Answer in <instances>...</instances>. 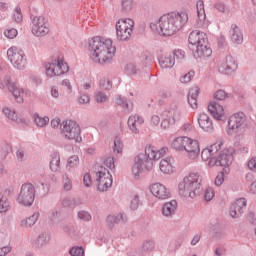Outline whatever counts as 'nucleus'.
Returning a JSON list of instances; mask_svg holds the SVG:
<instances>
[{
    "label": "nucleus",
    "instance_id": "0e129e2a",
    "mask_svg": "<svg viewBox=\"0 0 256 256\" xmlns=\"http://www.w3.org/2000/svg\"><path fill=\"white\" fill-rule=\"evenodd\" d=\"M212 237L216 240L223 239V237H225V232L221 229L214 230V234Z\"/></svg>",
    "mask_w": 256,
    "mask_h": 256
},
{
    "label": "nucleus",
    "instance_id": "5fc2aeb1",
    "mask_svg": "<svg viewBox=\"0 0 256 256\" xmlns=\"http://www.w3.org/2000/svg\"><path fill=\"white\" fill-rule=\"evenodd\" d=\"M17 29L12 28V29H8L4 32L5 37H7L8 39H15V37H17Z\"/></svg>",
    "mask_w": 256,
    "mask_h": 256
},
{
    "label": "nucleus",
    "instance_id": "bf43d9fd",
    "mask_svg": "<svg viewBox=\"0 0 256 256\" xmlns=\"http://www.w3.org/2000/svg\"><path fill=\"white\" fill-rule=\"evenodd\" d=\"M125 69L129 75H137V67L135 66V64H127Z\"/></svg>",
    "mask_w": 256,
    "mask_h": 256
},
{
    "label": "nucleus",
    "instance_id": "c9c22d12",
    "mask_svg": "<svg viewBox=\"0 0 256 256\" xmlns=\"http://www.w3.org/2000/svg\"><path fill=\"white\" fill-rule=\"evenodd\" d=\"M133 10V0H120L121 13H130Z\"/></svg>",
    "mask_w": 256,
    "mask_h": 256
},
{
    "label": "nucleus",
    "instance_id": "052dcab7",
    "mask_svg": "<svg viewBox=\"0 0 256 256\" xmlns=\"http://www.w3.org/2000/svg\"><path fill=\"white\" fill-rule=\"evenodd\" d=\"M115 219V223L119 224V223H127V216H125V214H118L117 216H114Z\"/></svg>",
    "mask_w": 256,
    "mask_h": 256
},
{
    "label": "nucleus",
    "instance_id": "ea45409f",
    "mask_svg": "<svg viewBox=\"0 0 256 256\" xmlns=\"http://www.w3.org/2000/svg\"><path fill=\"white\" fill-rule=\"evenodd\" d=\"M113 87V83L111 80L107 78H102L100 80V89H103L104 91H109Z\"/></svg>",
    "mask_w": 256,
    "mask_h": 256
},
{
    "label": "nucleus",
    "instance_id": "864d4df0",
    "mask_svg": "<svg viewBox=\"0 0 256 256\" xmlns=\"http://www.w3.org/2000/svg\"><path fill=\"white\" fill-rule=\"evenodd\" d=\"M139 203H140L139 197L137 195L134 196V198L130 202V209L132 211H137V209H139Z\"/></svg>",
    "mask_w": 256,
    "mask_h": 256
},
{
    "label": "nucleus",
    "instance_id": "c85d7f7f",
    "mask_svg": "<svg viewBox=\"0 0 256 256\" xmlns=\"http://www.w3.org/2000/svg\"><path fill=\"white\" fill-rule=\"evenodd\" d=\"M173 163H175V160L172 157L162 159L160 161V171L166 175H171L173 172Z\"/></svg>",
    "mask_w": 256,
    "mask_h": 256
},
{
    "label": "nucleus",
    "instance_id": "dca6fc26",
    "mask_svg": "<svg viewBox=\"0 0 256 256\" xmlns=\"http://www.w3.org/2000/svg\"><path fill=\"white\" fill-rule=\"evenodd\" d=\"M218 71L224 73V75H231L234 71H237V60L233 56H226L225 61L220 65Z\"/></svg>",
    "mask_w": 256,
    "mask_h": 256
},
{
    "label": "nucleus",
    "instance_id": "0eeeda50",
    "mask_svg": "<svg viewBox=\"0 0 256 256\" xmlns=\"http://www.w3.org/2000/svg\"><path fill=\"white\" fill-rule=\"evenodd\" d=\"M61 126H63L62 133L66 139L69 141L74 140L76 143H81L83 140L81 138V127L77 122L73 120H66L62 122Z\"/></svg>",
    "mask_w": 256,
    "mask_h": 256
},
{
    "label": "nucleus",
    "instance_id": "a878e982",
    "mask_svg": "<svg viewBox=\"0 0 256 256\" xmlns=\"http://www.w3.org/2000/svg\"><path fill=\"white\" fill-rule=\"evenodd\" d=\"M159 65L161 69H171L175 65V58L172 54H164L158 58Z\"/></svg>",
    "mask_w": 256,
    "mask_h": 256
},
{
    "label": "nucleus",
    "instance_id": "e2e57ef3",
    "mask_svg": "<svg viewBox=\"0 0 256 256\" xmlns=\"http://www.w3.org/2000/svg\"><path fill=\"white\" fill-rule=\"evenodd\" d=\"M90 101H91V98L87 94H82L78 98V103H80L81 105H85V104L89 103Z\"/></svg>",
    "mask_w": 256,
    "mask_h": 256
},
{
    "label": "nucleus",
    "instance_id": "f3484780",
    "mask_svg": "<svg viewBox=\"0 0 256 256\" xmlns=\"http://www.w3.org/2000/svg\"><path fill=\"white\" fill-rule=\"evenodd\" d=\"M247 207V200L239 198L230 206V216L232 219H239L243 215V208Z\"/></svg>",
    "mask_w": 256,
    "mask_h": 256
},
{
    "label": "nucleus",
    "instance_id": "774afa93",
    "mask_svg": "<svg viewBox=\"0 0 256 256\" xmlns=\"http://www.w3.org/2000/svg\"><path fill=\"white\" fill-rule=\"evenodd\" d=\"M248 169H250L251 171H256V158H251L248 161Z\"/></svg>",
    "mask_w": 256,
    "mask_h": 256
},
{
    "label": "nucleus",
    "instance_id": "58836bf2",
    "mask_svg": "<svg viewBox=\"0 0 256 256\" xmlns=\"http://www.w3.org/2000/svg\"><path fill=\"white\" fill-rule=\"evenodd\" d=\"M116 103L126 111H131L132 108H129V103H127V99L121 96H116Z\"/></svg>",
    "mask_w": 256,
    "mask_h": 256
},
{
    "label": "nucleus",
    "instance_id": "e433bc0d",
    "mask_svg": "<svg viewBox=\"0 0 256 256\" xmlns=\"http://www.w3.org/2000/svg\"><path fill=\"white\" fill-rule=\"evenodd\" d=\"M34 123L37 125V127H46V125L49 123V117H41L39 114L33 115Z\"/></svg>",
    "mask_w": 256,
    "mask_h": 256
},
{
    "label": "nucleus",
    "instance_id": "13d9d810",
    "mask_svg": "<svg viewBox=\"0 0 256 256\" xmlns=\"http://www.w3.org/2000/svg\"><path fill=\"white\" fill-rule=\"evenodd\" d=\"M104 164L108 169H115V158L109 156L108 158L105 159Z\"/></svg>",
    "mask_w": 256,
    "mask_h": 256
},
{
    "label": "nucleus",
    "instance_id": "a19ab883",
    "mask_svg": "<svg viewBox=\"0 0 256 256\" xmlns=\"http://www.w3.org/2000/svg\"><path fill=\"white\" fill-rule=\"evenodd\" d=\"M227 97H228V94L227 92H225V90H218L214 93L215 101H225Z\"/></svg>",
    "mask_w": 256,
    "mask_h": 256
},
{
    "label": "nucleus",
    "instance_id": "2eb2a0df",
    "mask_svg": "<svg viewBox=\"0 0 256 256\" xmlns=\"http://www.w3.org/2000/svg\"><path fill=\"white\" fill-rule=\"evenodd\" d=\"M150 191L154 197L160 200L169 199L171 197V192L161 183L152 184Z\"/></svg>",
    "mask_w": 256,
    "mask_h": 256
},
{
    "label": "nucleus",
    "instance_id": "09e8293b",
    "mask_svg": "<svg viewBox=\"0 0 256 256\" xmlns=\"http://www.w3.org/2000/svg\"><path fill=\"white\" fill-rule=\"evenodd\" d=\"M195 77V71H189L187 74L180 78L181 83H189Z\"/></svg>",
    "mask_w": 256,
    "mask_h": 256
},
{
    "label": "nucleus",
    "instance_id": "4be33fe9",
    "mask_svg": "<svg viewBox=\"0 0 256 256\" xmlns=\"http://www.w3.org/2000/svg\"><path fill=\"white\" fill-rule=\"evenodd\" d=\"M143 123H145V120L138 114L131 115L128 118V127L130 131H132V133H135L136 135L137 133H139V127H141Z\"/></svg>",
    "mask_w": 256,
    "mask_h": 256
},
{
    "label": "nucleus",
    "instance_id": "69168bd1",
    "mask_svg": "<svg viewBox=\"0 0 256 256\" xmlns=\"http://www.w3.org/2000/svg\"><path fill=\"white\" fill-rule=\"evenodd\" d=\"M221 145H223V143H219V144H213L210 146L209 151L210 153H212L213 155H215V153H217V151H219V149H221Z\"/></svg>",
    "mask_w": 256,
    "mask_h": 256
},
{
    "label": "nucleus",
    "instance_id": "72a5a7b5",
    "mask_svg": "<svg viewBox=\"0 0 256 256\" xmlns=\"http://www.w3.org/2000/svg\"><path fill=\"white\" fill-rule=\"evenodd\" d=\"M81 198L65 197L62 200L63 207H70V209H75L81 205Z\"/></svg>",
    "mask_w": 256,
    "mask_h": 256
},
{
    "label": "nucleus",
    "instance_id": "20e7f679",
    "mask_svg": "<svg viewBox=\"0 0 256 256\" xmlns=\"http://www.w3.org/2000/svg\"><path fill=\"white\" fill-rule=\"evenodd\" d=\"M203 178L199 173H190L189 176L184 177L183 181L179 183V193L183 197H190L195 199L198 195H201V183Z\"/></svg>",
    "mask_w": 256,
    "mask_h": 256
},
{
    "label": "nucleus",
    "instance_id": "7c9ffc66",
    "mask_svg": "<svg viewBox=\"0 0 256 256\" xmlns=\"http://www.w3.org/2000/svg\"><path fill=\"white\" fill-rule=\"evenodd\" d=\"M49 234L41 233L36 240H32L31 243L35 249H41L49 243Z\"/></svg>",
    "mask_w": 256,
    "mask_h": 256
},
{
    "label": "nucleus",
    "instance_id": "423d86ee",
    "mask_svg": "<svg viewBox=\"0 0 256 256\" xmlns=\"http://www.w3.org/2000/svg\"><path fill=\"white\" fill-rule=\"evenodd\" d=\"M135 22L133 19H120L116 22V37L118 41H130Z\"/></svg>",
    "mask_w": 256,
    "mask_h": 256
},
{
    "label": "nucleus",
    "instance_id": "f704fd0d",
    "mask_svg": "<svg viewBox=\"0 0 256 256\" xmlns=\"http://www.w3.org/2000/svg\"><path fill=\"white\" fill-rule=\"evenodd\" d=\"M39 219V212H35L32 216L21 221V227H33L37 220Z\"/></svg>",
    "mask_w": 256,
    "mask_h": 256
},
{
    "label": "nucleus",
    "instance_id": "680f3d73",
    "mask_svg": "<svg viewBox=\"0 0 256 256\" xmlns=\"http://www.w3.org/2000/svg\"><path fill=\"white\" fill-rule=\"evenodd\" d=\"M204 197L206 201H211L213 197H215V192L213 191V189L208 188L205 191Z\"/></svg>",
    "mask_w": 256,
    "mask_h": 256
},
{
    "label": "nucleus",
    "instance_id": "338daca9",
    "mask_svg": "<svg viewBox=\"0 0 256 256\" xmlns=\"http://www.w3.org/2000/svg\"><path fill=\"white\" fill-rule=\"evenodd\" d=\"M83 183L85 187H91V174L86 173L83 178Z\"/></svg>",
    "mask_w": 256,
    "mask_h": 256
},
{
    "label": "nucleus",
    "instance_id": "393cba45",
    "mask_svg": "<svg viewBox=\"0 0 256 256\" xmlns=\"http://www.w3.org/2000/svg\"><path fill=\"white\" fill-rule=\"evenodd\" d=\"M198 20L196 21V27L201 28L205 25V19L207 16L205 15V3L203 0H198L196 3Z\"/></svg>",
    "mask_w": 256,
    "mask_h": 256
},
{
    "label": "nucleus",
    "instance_id": "6e6d98bb",
    "mask_svg": "<svg viewBox=\"0 0 256 256\" xmlns=\"http://www.w3.org/2000/svg\"><path fill=\"white\" fill-rule=\"evenodd\" d=\"M123 152V143L121 140H114V153H122Z\"/></svg>",
    "mask_w": 256,
    "mask_h": 256
},
{
    "label": "nucleus",
    "instance_id": "c756f323",
    "mask_svg": "<svg viewBox=\"0 0 256 256\" xmlns=\"http://www.w3.org/2000/svg\"><path fill=\"white\" fill-rule=\"evenodd\" d=\"M189 143V137H178L172 142V148L175 151H185L186 145Z\"/></svg>",
    "mask_w": 256,
    "mask_h": 256
},
{
    "label": "nucleus",
    "instance_id": "4468645a",
    "mask_svg": "<svg viewBox=\"0 0 256 256\" xmlns=\"http://www.w3.org/2000/svg\"><path fill=\"white\" fill-rule=\"evenodd\" d=\"M4 82L8 87V91H10V93H12L13 97L15 98V101H17V103H23V93L25 91L19 88L17 83L13 82L11 76H5Z\"/></svg>",
    "mask_w": 256,
    "mask_h": 256
},
{
    "label": "nucleus",
    "instance_id": "f257e3e1",
    "mask_svg": "<svg viewBox=\"0 0 256 256\" xmlns=\"http://www.w3.org/2000/svg\"><path fill=\"white\" fill-rule=\"evenodd\" d=\"M188 21L189 15H187V12H171L160 17L158 21L160 30L157 29V24L155 23L150 24V29L157 31L163 37H171L175 33H179Z\"/></svg>",
    "mask_w": 256,
    "mask_h": 256
},
{
    "label": "nucleus",
    "instance_id": "3c124183",
    "mask_svg": "<svg viewBox=\"0 0 256 256\" xmlns=\"http://www.w3.org/2000/svg\"><path fill=\"white\" fill-rule=\"evenodd\" d=\"M13 17L16 23H21L23 21V14L21 13L20 7H16Z\"/></svg>",
    "mask_w": 256,
    "mask_h": 256
},
{
    "label": "nucleus",
    "instance_id": "b1692460",
    "mask_svg": "<svg viewBox=\"0 0 256 256\" xmlns=\"http://www.w3.org/2000/svg\"><path fill=\"white\" fill-rule=\"evenodd\" d=\"M185 151L188 153L190 159H196V157L199 155V152L201 151L199 148V141L189 138V142L186 145Z\"/></svg>",
    "mask_w": 256,
    "mask_h": 256
},
{
    "label": "nucleus",
    "instance_id": "37998d69",
    "mask_svg": "<svg viewBox=\"0 0 256 256\" xmlns=\"http://www.w3.org/2000/svg\"><path fill=\"white\" fill-rule=\"evenodd\" d=\"M11 153V144L4 142L1 145V155L2 157H7Z\"/></svg>",
    "mask_w": 256,
    "mask_h": 256
},
{
    "label": "nucleus",
    "instance_id": "8fccbe9b",
    "mask_svg": "<svg viewBox=\"0 0 256 256\" xmlns=\"http://www.w3.org/2000/svg\"><path fill=\"white\" fill-rule=\"evenodd\" d=\"M223 181H225V172H220L214 181L216 187H221V185H223Z\"/></svg>",
    "mask_w": 256,
    "mask_h": 256
},
{
    "label": "nucleus",
    "instance_id": "f8f14e48",
    "mask_svg": "<svg viewBox=\"0 0 256 256\" xmlns=\"http://www.w3.org/2000/svg\"><path fill=\"white\" fill-rule=\"evenodd\" d=\"M96 181L98 191H107L113 185V176L107 168L100 166V169L96 172Z\"/></svg>",
    "mask_w": 256,
    "mask_h": 256
},
{
    "label": "nucleus",
    "instance_id": "aec40b11",
    "mask_svg": "<svg viewBox=\"0 0 256 256\" xmlns=\"http://www.w3.org/2000/svg\"><path fill=\"white\" fill-rule=\"evenodd\" d=\"M180 117H181V111H179L177 109V107L171 108L168 111V118H165L161 122V128L162 129H169V127H171V125H173L175 123V121H177V119H180Z\"/></svg>",
    "mask_w": 256,
    "mask_h": 256
},
{
    "label": "nucleus",
    "instance_id": "6ab92c4d",
    "mask_svg": "<svg viewBox=\"0 0 256 256\" xmlns=\"http://www.w3.org/2000/svg\"><path fill=\"white\" fill-rule=\"evenodd\" d=\"M207 39V34L201 33L198 30L192 31L189 34L188 42H189V49L194 51V47H197V45H200V43H205V40Z\"/></svg>",
    "mask_w": 256,
    "mask_h": 256
},
{
    "label": "nucleus",
    "instance_id": "f03ea898",
    "mask_svg": "<svg viewBox=\"0 0 256 256\" xmlns=\"http://www.w3.org/2000/svg\"><path fill=\"white\" fill-rule=\"evenodd\" d=\"M168 151L169 148L167 147L157 149L155 146H146L145 152L138 154L134 159L135 163L132 166V173L135 179H139V177H141V173L151 171L153 169V161H157L161 159V157H165Z\"/></svg>",
    "mask_w": 256,
    "mask_h": 256
},
{
    "label": "nucleus",
    "instance_id": "5701e85b",
    "mask_svg": "<svg viewBox=\"0 0 256 256\" xmlns=\"http://www.w3.org/2000/svg\"><path fill=\"white\" fill-rule=\"evenodd\" d=\"M208 111L214 117V119H217V121H222L223 119V105L217 103V101L210 102L208 105Z\"/></svg>",
    "mask_w": 256,
    "mask_h": 256
},
{
    "label": "nucleus",
    "instance_id": "49530a36",
    "mask_svg": "<svg viewBox=\"0 0 256 256\" xmlns=\"http://www.w3.org/2000/svg\"><path fill=\"white\" fill-rule=\"evenodd\" d=\"M78 219L81 221H91V214L85 210H81L78 212Z\"/></svg>",
    "mask_w": 256,
    "mask_h": 256
},
{
    "label": "nucleus",
    "instance_id": "a211bd4d",
    "mask_svg": "<svg viewBox=\"0 0 256 256\" xmlns=\"http://www.w3.org/2000/svg\"><path fill=\"white\" fill-rule=\"evenodd\" d=\"M213 55V50L211 46H209V41L204 40V43H200L196 46V51L194 53V57L198 59H206L207 57H211Z\"/></svg>",
    "mask_w": 256,
    "mask_h": 256
},
{
    "label": "nucleus",
    "instance_id": "412c9836",
    "mask_svg": "<svg viewBox=\"0 0 256 256\" xmlns=\"http://www.w3.org/2000/svg\"><path fill=\"white\" fill-rule=\"evenodd\" d=\"M198 125L201 127L203 131H206V133H212L214 127H213V121L207 115L206 113H201L198 117Z\"/></svg>",
    "mask_w": 256,
    "mask_h": 256
},
{
    "label": "nucleus",
    "instance_id": "9b49d317",
    "mask_svg": "<svg viewBox=\"0 0 256 256\" xmlns=\"http://www.w3.org/2000/svg\"><path fill=\"white\" fill-rule=\"evenodd\" d=\"M7 57L15 69L23 70L27 67V59L23 50L11 47L7 51Z\"/></svg>",
    "mask_w": 256,
    "mask_h": 256
},
{
    "label": "nucleus",
    "instance_id": "79ce46f5",
    "mask_svg": "<svg viewBox=\"0 0 256 256\" xmlns=\"http://www.w3.org/2000/svg\"><path fill=\"white\" fill-rule=\"evenodd\" d=\"M79 165V156L74 155L68 159L67 168L73 169Z\"/></svg>",
    "mask_w": 256,
    "mask_h": 256
},
{
    "label": "nucleus",
    "instance_id": "a18cd8bd",
    "mask_svg": "<svg viewBox=\"0 0 256 256\" xmlns=\"http://www.w3.org/2000/svg\"><path fill=\"white\" fill-rule=\"evenodd\" d=\"M71 256H83L85 255V250L82 247H73L69 250Z\"/></svg>",
    "mask_w": 256,
    "mask_h": 256
},
{
    "label": "nucleus",
    "instance_id": "c03bdc74",
    "mask_svg": "<svg viewBox=\"0 0 256 256\" xmlns=\"http://www.w3.org/2000/svg\"><path fill=\"white\" fill-rule=\"evenodd\" d=\"M173 57V59L175 60V58L177 59V61H181L183 59H185V51L178 49V50H174L173 53H170Z\"/></svg>",
    "mask_w": 256,
    "mask_h": 256
},
{
    "label": "nucleus",
    "instance_id": "de8ad7c7",
    "mask_svg": "<svg viewBox=\"0 0 256 256\" xmlns=\"http://www.w3.org/2000/svg\"><path fill=\"white\" fill-rule=\"evenodd\" d=\"M63 231H64V233H68L70 235V237H73V235H75V233H77V227H75L73 225H66L63 227Z\"/></svg>",
    "mask_w": 256,
    "mask_h": 256
},
{
    "label": "nucleus",
    "instance_id": "4c0bfd02",
    "mask_svg": "<svg viewBox=\"0 0 256 256\" xmlns=\"http://www.w3.org/2000/svg\"><path fill=\"white\" fill-rule=\"evenodd\" d=\"M155 249V242L152 240H145L142 244V251L144 253H149L150 251H153Z\"/></svg>",
    "mask_w": 256,
    "mask_h": 256
},
{
    "label": "nucleus",
    "instance_id": "6e6552de",
    "mask_svg": "<svg viewBox=\"0 0 256 256\" xmlns=\"http://www.w3.org/2000/svg\"><path fill=\"white\" fill-rule=\"evenodd\" d=\"M47 77H57L69 73V65L63 59H54L51 63L44 65Z\"/></svg>",
    "mask_w": 256,
    "mask_h": 256
},
{
    "label": "nucleus",
    "instance_id": "2f4dec72",
    "mask_svg": "<svg viewBox=\"0 0 256 256\" xmlns=\"http://www.w3.org/2000/svg\"><path fill=\"white\" fill-rule=\"evenodd\" d=\"M197 97H199V87H194L188 92V104L192 109H197Z\"/></svg>",
    "mask_w": 256,
    "mask_h": 256
},
{
    "label": "nucleus",
    "instance_id": "473e14b6",
    "mask_svg": "<svg viewBox=\"0 0 256 256\" xmlns=\"http://www.w3.org/2000/svg\"><path fill=\"white\" fill-rule=\"evenodd\" d=\"M51 160H50V169L51 171H53L54 173H56V171L58 169H61V156L59 155V152H53L51 155Z\"/></svg>",
    "mask_w": 256,
    "mask_h": 256
},
{
    "label": "nucleus",
    "instance_id": "cd10ccee",
    "mask_svg": "<svg viewBox=\"0 0 256 256\" xmlns=\"http://www.w3.org/2000/svg\"><path fill=\"white\" fill-rule=\"evenodd\" d=\"M176 211H177V202L175 200L166 202L162 207V215H164V217H173Z\"/></svg>",
    "mask_w": 256,
    "mask_h": 256
},
{
    "label": "nucleus",
    "instance_id": "ddd939ff",
    "mask_svg": "<svg viewBox=\"0 0 256 256\" xmlns=\"http://www.w3.org/2000/svg\"><path fill=\"white\" fill-rule=\"evenodd\" d=\"M32 24V33L35 37H45V35H49V22L45 20V17H34Z\"/></svg>",
    "mask_w": 256,
    "mask_h": 256
},
{
    "label": "nucleus",
    "instance_id": "bb28decb",
    "mask_svg": "<svg viewBox=\"0 0 256 256\" xmlns=\"http://www.w3.org/2000/svg\"><path fill=\"white\" fill-rule=\"evenodd\" d=\"M230 35L233 43H236L237 45H241V43H243V33L241 32V28L236 24L231 25Z\"/></svg>",
    "mask_w": 256,
    "mask_h": 256
},
{
    "label": "nucleus",
    "instance_id": "603ef678",
    "mask_svg": "<svg viewBox=\"0 0 256 256\" xmlns=\"http://www.w3.org/2000/svg\"><path fill=\"white\" fill-rule=\"evenodd\" d=\"M213 154L209 150V148L203 149L201 153V158L203 161H209V159H212Z\"/></svg>",
    "mask_w": 256,
    "mask_h": 256
},
{
    "label": "nucleus",
    "instance_id": "9d476101",
    "mask_svg": "<svg viewBox=\"0 0 256 256\" xmlns=\"http://www.w3.org/2000/svg\"><path fill=\"white\" fill-rule=\"evenodd\" d=\"M17 201L20 205H24V207H31L35 201V186L31 183L23 184L18 194Z\"/></svg>",
    "mask_w": 256,
    "mask_h": 256
},
{
    "label": "nucleus",
    "instance_id": "39448f33",
    "mask_svg": "<svg viewBox=\"0 0 256 256\" xmlns=\"http://www.w3.org/2000/svg\"><path fill=\"white\" fill-rule=\"evenodd\" d=\"M247 117L245 113L238 112L230 116L228 120V135H240L245 133V127H247Z\"/></svg>",
    "mask_w": 256,
    "mask_h": 256
},
{
    "label": "nucleus",
    "instance_id": "1a4fd4ad",
    "mask_svg": "<svg viewBox=\"0 0 256 256\" xmlns=\"http://www.w3.org/2000/svg\"><path fill=\"white\" fill-rule=\"evenodd\" d=\"M235 153V148L224 149L220 152L218 157H212L208 165L209 167H229L233 163V154Z\"/></svg>",
    "mask_w": 256,
    "mask_h": 256
},
{
    "label": "nucleus",
    "instance_id": "7ed1b4c3",
    "mask_svg": "<svg viewBox=\"0 0 256 256\" xmlns=\"http://www.w3.org/2000/svg\"><path fill=\"white\" fill-rule=\"evenodd\" d=\"M89 49L93 61L100 63V65L111 63V59H113L117 51V48L113 46V40L100 36H95L89 41Z\"/></svg>",
    "mask_w": 256,
    "mask_h": 256
},
{
    "label": "nucleus",
    "instance_id": "4d7b16f0",
    "mask_svg": "<svg viewBox=\"0 0 256 256\" xmlns=\"http://www.w3.org/2000/svg\"><path fill=\"white\" fill-rule=\"evenodd\" d=\"M95 100L97 103H105L107 101V95L103 92H98L95 95Z\"/></svg>",
    "mask_w": 256,
    "mask_h": 256
}]
</instances>
